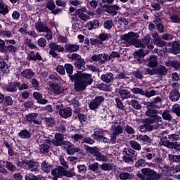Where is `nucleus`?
<instances>
[{
	"label": "nucleus",
	"instance_id": "nucleus-32",
	"mask_svg": "<svg viewBox=\"0 0 180 180\" xmlns=\"http://www.w3.org/2000/svg\"><path fill=\"white\" fill-rule=\"evenodd\" d=\"M5 42H6L7 44H10L7 47L8 51H9L10 52H16L17 48L16 46H14L16 42L14 39H7L6 41H5Z\"/></svg>",
	"mask_w": 180,
	"mask_h": 180
},
{
	"label": "nucleus",
	"instance_id": "nucleus-38",
	"mask_svg": "<svg viewBox=\"0 0 180 180\" xmlns=\"http://www.w3.org/2000/svg\"><path fill=\"white\" fill-rule=\"evenodd\" d=\"M8 13V6L7 4H4L2 1H0V14H2V15H6Z\"/></svg>",
	"mask_w": 180,
	"mask_h": 180
},
{
	"label": "nucleus",
	"instance_id": "nucleus-60",
	"mask_svg": "<svg viewBox=\"0 0 180 180\" xmlns=\"http://www.w3.org/2000/svg\"><path fill=\"white\" fill-rule=\"evenodd\" d=\"M153 128V125H150L149 124H145L144 125H142V127H141V131L145 132L146 129H148V131H152Z\"/></svg>",
	"mask_w": 180,
	"mask_h": 180
},
{
	"label": "nucleus",
	"instance_id": "nucleus-14",
	"mask_svg": "<svg viewBox=\"0 0 180 180\" xmlns=\"http://www.w3.org/2000/svg\"><path fill=\"white\" fill-rule=\"evenodd\" d=\"M166 51H167V52H172L180 58V42L169 44L168 46L166 47Z\"/></svg>",
	"mask_w": 180,
	"mask_h": 180
},
{
	"label": "nucleus",
	"instance_id": "nucleus-23",
	"mask_svg": "<svg viewBox=\"0 0 180 180\" xmlns=\"http://www.w3.org/2000/svg\"><path fill=\"white\" fill-rule=\"evenodd\" d=\"M18 86H20V83H9L6 86H4V90L10 93H15L17 91Z\"/></svg>",
	"mask_w": 180,
	"mask_h": 180
},
{
	"label": "nucleus",
	"instance_id": "nucleus-10",
	"mask_svg": "<svg viewBox=\"0 0 180 180\" xmlns=\"http://www.w3.org/2000/svg\"><path fill=\"white\" fill-rule=\"evenodd\" d=\"M39 149L41 153H49L50 150L51 141L48 138L40 139Z\"/></svg>",
	"mask_w": 180,
	"mask_h": 180
},
{
	"label": "nucleus",
	"instance_id": "nucleus-59",
	"mask_svg": "<svg viewBox=\"0 0 180 180\" xmlns=\"http://www.w3.org/2000/svg\"><path fill=\"white\" fill-rule=\"evenodd\" d=\"M56 71L60 75H65V66L63 65H58L56 68Z\"/></svg>",
	"mask_w": 180,
	"mask_h": 180
},
{
	"label": "nucleus",
	"instance_id": "nucleus-17",
	"mask_svg": "<svg viewBox=\"0 0 180 180\" xmlns=\"http://www.w3.org/2000/svg\"><path fill=\"white\" fill-rule=\"evenodd\" d=\"M41 169L43 170V172H45V173H49L51 172V174H53V170L55 169H53V165L51 163H49L47 160H43L41 165Z\"/></svg>",
	"mask_w": 180,
	"mask_h": 180
},
{
	"label": "nucleus",
	"instance_id": "nucleus-28",
	"mask_svg": "<svg viewBox=\"0 0 180 180\" xmlns=\"http://www.w3.org/2000/svg\"><path fill=\"white\" fill-rule=\"evenodd\" d=\"M65 49L67 51V52L72 53V52H77L79 50V45L67 44L65 45Z\"/></svg>",
	"mask_w": 180,
	"mask_h": 180
},
{
	"label": "nucleus",
	"instance_id": "nucleus-52",
	"mask_svg": "<svg viewBox=\"0 0 180 180\" xmlns=\"http://www.w3.org/2000/svg\"><path fill=\"white\" fill-rule=\"evenodd\" d=\"M4 100L5 105L8 106V105H12L13 104V100L11 96H6V97L4 96Z\"/></svg>",
	"mask_w": 180,
	"mask_h": 180
},
{
	"label": "nucleus",
	"instance_id": "nucleus-3",
	"mask_svg": "<svg viewBox=\"0 0 180 180\" xmlns=\"http://www.w3.org/2000/svg\"><path fill=\"white\" fill-rule=\"evenodd\" d=\"M113 58H120V53H118V52H112L110 56H108V55H105V53L93 55L91 59L94 62L104 63L106 60H109V59H112Z\"/></svg>",
	"mask_w": 180,
	"mask_h": 180
},
{
	"label": "nucleus",
	"instance_id": "nucleus-55",
	"mask_svg": "<svg viewBox=\"0 0 180 180\" xmlns=\"http://www.w3.org/2000/svg\"><path fill=\"white\" fill-rule=\"evenodd\" d=\"M170 20L172 22L175 23H180V15H178V14H172L170 16Z\"/></svg>",
	"mask_w": 180,
	"mask_h": 180
},
{
	"label": "nucleus",
	"instance_id": "nucleus-35",
	"mask_svg": "<svg viewBox=\"0 0 180 180\" xmlns=\"http://www.w3.org/2000/svg\"><path fill=\"white\" fill-rule=\"evenodd\" d=\"M169 98L172 100V101H177L180 98V93L179 90H172V91H170L169 93Z\"/></svg>",
	"mask_w": 180,
	"mask_h": 180
},
{
	"label": "nucleus",
	"instance_id": "nucleus-22",
	"mask_svg": "<svg viewBox=\"0 0 180 180\" xmlns=\"http://www.w3.org/2000/svg\"><path fill=\"white\" fill-rule=\"evenodd\" d=\"M28 60H42V56L40 55L39 52H35L31 51L27 56Z\"/></svg>",
	"mask_w": 180,
	"mask_h": 180
},
{
	"label": "nucleus",
	"instance_id": "nucleus-5",
	"mask_svg": "<svg viewBox=\"0 0 180 180\" xmlns=\"http://www.w3.org/2000/svg\"><path fill=\"white\" fill-rule=\"evenodd\" d=\"M49 48V53L53 58H58V53H57L56 51H58V52H65V51L64 46L58 45V44H56V42H50Z\"/></svg>",
	"mask_w": 180,
	"mask_h": 180
},
{
	"label": "nucleus",
	"instance_id": "nucleus-43",
	"mask_svg": "<svg viewBox=\"0 0 180 180\" xmlns=\"http://www.w3.org/2000/svg\"><path fill=\"white\" fill-rule=\"evenodd\" d=\"M0 72L3 73H8L9 72L8 64L4 60H0Z\"/></svg>",
	"mask_w": 180,
	"mask_h": 180
},
{
	"label": "nucleus",
	"instance_id": "nucleus-4",
	"mask_svg": "<svg viewBox=\"0 0 180 180\" xmlns=\"http://www.w3.org/2000/svg\"><path fill=\"white\" fill-rule=\"evenodd\" d=\"M52 174L54 177H61L62 176H66L67 177H72L75 176V172L72 170H66L63 166H58L54 170H52Z\"/></svg>",
	"mask_w": 180,
	"mask_h": 180
},
{
	"label": "nucleus",
	"instance_id": "nucleus-13",
	"mask_svg": "<svg viewBox=\"0 0 180 180\" xmlns=\"http://www.w3.org/2000/svg\"><path fill=\"white\" fill-rule=\"evenodd\" d=\"M103 101H105L104 97L103 96H98L95 97V98L92 100V101H91V103H89V108L91 110H96L97 108H98L99 105H101V104L103 103Z\"/></svg>",
	"mask_w": 180,
	"mask_h": 180
},
{
	"label": "nucleus",
	"instance_id": "nucleus-42",
	"mask_svg": "<svg viewBox=\"0 0 180 180\" xmlns=\"http://www.w3.org/2000/svg\"><path fill=\"white\" fill-rule=\"evenodd\" d=\"M5 167L11 172H15L17 167L13 165L12 162H8V160H4Z\"/></svg>",
	"mask_w": 180,
	"mask_h": 180
},
{
	"label": "nucleus",
	"instance_id": "nucleus-20",
	"mask_svg": "<svg viewBox=\"0 0 180 180\" xmlns=\"http://www.w3.org/2000/svg\"><path fill=\"white\" fill-rule=\"evenodd\" d=\"M100 22L98 20H93V21H89L86 22L85 27L89 30V31H91L92 30H96V28L99 27Z\"/></svg>",
	"mask_w": 180,
	"mask_h": 180
},
{
	"label": "nucleus",
	"instance_id": "nucleus-18",
	"mask_svg": "<svg viewBox=\"0 0 180 180\" xmlns=\"http://www.w3.org/2000/svg\"><path fill=\"white\" fill-rule=\"evenodd\" d=\"M162 142L163 145H165V146H167V148H172L176 150H180V143H177V142H170L169 141H167V139H163Z\"/></svg>",
	"mask_w": 180,
	"mask_h": 180
},
{
	"label": "nucleus",
	"instance_id": "nucleus-8",
	"mask_svg": "<svg viewBox=\"0 0 180 180\" xmlns=\"http://www.w3.org/2000/svg\"><path fill=\"white\" fill-rule=\"evenodd\" d=\"M139 34L135 32H129V34H126L125 35L122 36V39L124 41H127V42H130V44H132L138 48V46L136 45L137 42L139 41Z\"/></svg>",
	"mask_w": 180,
	"mask_h": 180
},
{
	"label": "nucleus",
	"instance_id": "nucleus-15",
	"mask_svg": "<svg viewBox=\"0 0 180 180\" xmlns=\"http://www.w3.org/2000/svg\"><path fill=\"white\" fill-rule=\"evenodd\" d=\"M178 172H180V165H177L175 167L172 166H165V170H163V173L166 176H172L174 173H178Z\"/></svg>",
	"mask_w": 180,
	"mask_h": 180
},
{
	"label": "nucleus",
	"instance_id": "nucleus-9",
	"mask_svg": "<svg viewBox=\"0 0 180 180\" xmlns=\"http://www.w3.org/2000/svg\"><path fill=\"white\" fill-rule=\"evenodd\" d=\"M130 91L134 93V94H141V96H145L146 97L150 98L153 96H155L156 91L155 90H150L144 91L142 90V89H140L139 87H134L133 89H130Z\"/></svg>",
	"mask_w": 180,
	"mask_h": 180
},
{
	"label": "nucleus",
	"instance_id": "nucleus-27",
	"mask_svg": "<svg viewBox=\"0 0 180 180\" xmlns=\"http://www.w3.org/2000/svg\"><path fill=\"white\" fill-rule=\"evenodd\" d=\"M38 115L39 114H37V112H31L28 114V115H26V120L30 122H34V124H40V121L36 120Z\"/></svg>",
	"mask_w": 180,
	"mask_h": 180
},
{
	"label": "nucleus",
	"instance_id": "nucleus-25",
	"mask_svg": "<svg viewBox=\"0 0 180 180\" xmlns=\"http://www.w3.org/2000/svg\"><path fill=\"white\" fill-rule=\"evenodd\" d=\"M33 97L40 104H47L48 103V100H46V98H43L42 94L41 93H39L38 91H34L33 93Z\"/></svg>",
	"mask_w": 180,
	"mask_h": 180
},
{
	"label": "nucleus",
	"instance_id": "nucleus-58",
	"mask_svg": "<svg viewBox=\"0 0 180 180\" xmlns=\"http://www.w3.org/2000/svg\"><path fill=\"white\" fill-rule=\"evenodd\" d=\"M0 35H1V37H6L7 38H10L11 37H12L13 34L11 31H8L7 30H1L0 31Z\"/></svg>",
	"mask_w": 180,
	"mask_h": 180
},
{
	"label": "nucleus",
	"instance_id": "nucleus-50",
	"mask_svg": "<svg viewBox=\"0 0 180 180\" xmlns=\"http://www.w3.org/2000/svg\"><path fill=\"white\" fill-rule=\"evenodd\" d=\"M65 68L66 69L67 73L71 77V75H72L74 72V66H72L71 63H65Z\"/></svg>",
	"mask_w": 180,
	"mask_h": 180
},
{
	"label": "nucleus",
	"instance_id": "nucleus-29",
	"mask_svg": "<svg viewBox=\"0 0 180 180\" xmlns=\"http://www.w3.org/2000/svg\"><path fill=\"white\" fill-rule=\"evenodd\" d=\"M21 76L25 79H32L34 76V72L32 69H25V70L21 72Z\"/></svg>",
	"mask_w": 180,
	"mask_h": 180
},
{
	"label": "nucleus",
	"instance_id": "nucleus-33",
	"mask_svg": "<svg viewBox=\"0 0 180 180\" xmlns=\"http://www.w3.org/2000/svg\"><path fill=\"white\" fill-rule=\"evenodd\" d=\"M118 91H119L120 97H121V98H122V100L129 98L131 96V91H129V90H127V89H120V90Z\"/></svg>",
	"mask_w": 180,
	"mask_h": 180
},
{
	"label": "nucleus",
	"instance_id": "nucleus-37",
	"mask_svg": "<svg viewBox=\"0 0 180 180\" xmlns=\"http://www.w3.org/2000/svg\"><path fill=\"white\" fill-rule=\"evenodd\" d=\"M78 60L77 62H75V66L77 68V69H81L84 70L85 69L84 65H85V60L84 59H82L81 55L78 54Z\"/></svg>",
	"mask_w": 180,
	"mask_h": 180
},
{
	"label": "nucleus",
	"instance_id": "nucleus-24",
	"mask_svg": "<svg viewBox=\"0 0 180 180\" xmlns=\"http://www.w3.org/2000/svg\"><path fill=\"white\" fill-rule=\"evenodd\" d=\"M150 44V37H145L142 39H138L136 42V46L138 48H146Z\"/></svg>",
	"mask_w": 180,
	"mask_h": 180
},
{
	"label": "nucleus",
	"instance_id": "nucleus-11",
	"mask_svg": "<svg viewBox=\"0 0 180 180\" xmlns=\"http://www.w3.org/2000/svg\"><path fill=\"white\" fill-rule=\"evenodd\" d=\"M146 72L149 75H165L167 72V69L165 66L159 65L155 69H146Z\"/></svg>",
	"mask_w": 180,
	"mask_h": 180
},
{
	"label": "nucleus",
	"instance_id": "nucleus-53",
	"mask_svg": "<svg viewBox=\"0 0 180 180\" xmlns=\"http://www.w3.org/2000/svg\"><path fill=\"white\" fill-rule=\"evenodd\" d=\"M25 44L27 45L30 49H35L37 48V45L33 44L31 39H25Z\"/></svg>",
	"mask_w": 180,
	"mask_h": 180
},
{
	"label": "nucleus",
	"instance_id": "nucleus-30",
	"mask_svg": "<svg viewBox=\"0 0 180 180\" xmlns=\"http://www.w3.org/2000/svg\"><path fill=\"white\" fill-rule=\"evenodd\" d=\"M87 10L85 7H82V8H79V18L80 20H82V21H84L85 22L90 20L89 15H87V14H84V13H86Z\"/></svg>",
	"mask_w": 180,
	"mask_h": 180
},
{
	"label": "nucleus",
	"instance_id": "nucleus-21",
	"mask_svg": "<svg viewBox=\"0 0 180 180\" xmlns=\"http://www.w3.org/2000/svg\"><path fill=\"white\" fill-rule=\"evenodd\" d=\"M25 163L26 168L33 172L37 170L39 167L38 162H34V160H29L28 162H25Z\"/></svg>",
	"mask_w": 180,
	"mask_h": 180
},
{
	"label": "nucleus",
	"instance_id": "nucleus-34",
	"mask_svg": "<svg viewBox=\"0 0 180 180\" xmlns=\"http://www.w3.org/2000/svg\"><path fill=\"white\" fill-rule=\"evenodd\" d=\"M18 136H20V138L22 139H28L31 138L32 134L28 129H22L20 132H18Z\"/></svg>",
	"mask_w": 180,
	"mask_h": 180
},
{
	"label": "nucleus",
	"instance_id": "nucleus-56",
	"mask_svg": "<svg viewBox=\"0 0 180 180\" xmlns=\"http://www.w3.org/2000/svg\"><path fill=\"white\" fill-rule=\"evenodd\" d=\"M131 104L136 110H140L142 107L138 100H131Z\"/></svg>",
	"mask_w": 180,
	"mask_h": 180
},
{
	"label": "nucleus",
	"instance_id": "nucleus-61",
	"mask_svg": "<svg viewBox=\"0 0 180 180\" xmlns=\"http://www.w3.org/2000/svg\"><path fill=\"white\" fill-rule=\"evenodd\" d=\"M38 45L41 48H44V46L47 45V41L46 38H39V39H38Z\"/></svg>",
	"mask_w": 180,
	"mask_h": 180
},
{
	"label": "nucleus",
	"instance_id": "nucleus-64",
	"mask_svg": "<svg viewBox=\"0 0 180 180\" xmlns=\"http://www.w3.org/2000/svg\"><path fill=\"white\" fill-rule=\"evenodd\" d=\"M169 158L172 162H180V155H169Z\"/></svg>",
	"mask_w": 180,
	"mask_h": 180
},
{
	"label": "nucleus",
	"instance_id": "nucleus-40",
	"mask_svg": "<svg viewBox=\"0 0 180 180\" xmlns=\"http://www.w3.org/2000/svg\"><path fill=\"white\" fill-rule=\"evenodd\" d=\"M63 134H56L55 135V141H53L54 145L60 146L62 145L63 141Z\"/></svg>",
	"mask_w": 180,
	"mask_h": 180
},
{
	"label": "nucleus",
	"instance_id": "nucleus-41",
	"mask_svg": "<svg viewBox=\"0 0 180 180\" xmlns=\"http://www.w3.org/2000/svg\"><path fill=\"white\" fill-rule=\"evenodd\" d=\"M119 177L121 179V180H128L132 179L133 174H130V173H128L125 170V172H122L120 173Z\"/></svg>",
	"mask_w": 180,
	"mask_h": 180
},
{
	"label": "nucleus",
	"instance_id": "nucleus-36",
	"mask_svg": "<svg viewBox=\"0 0 180 180\" xmlns=\"http://www.w3.org/2000/svg\"><path fill=\"white\" fill-rule=\"evenodd\" d=\"M113 73H105V75H101V80L105 82V83H111L112 80H113Z\"/></svg>",
	"mask_w": 180,
	"mask_h": 180
},
{
	"label": "nucleus",
	"instance_id": "nucleus-39",
	"mask_svg": "<svg viewBox=\"0 0 180 180\" xmlns=\"http://www.w3.org/2000/svg\"><path fill=\"white\" fill-rule=\"evenodd\" d=\"M35 28L37 32H46V24H44L41 21H39L35 24Z\"/></svg>",
	"mask_w": 180,
	"mask_h": 180
},
{
	"label": "nucleus",
	"instance_id": "nucleus-12",
	"mask_svg": "<svg viewBox=\"0 0 180 180\" xmlns=\"http://www.w3.org/2000/svg\"><path fill=\"white\" fill-rule=\"evenodd\" d=\"M63 148L67 151V153L68 155H74L75 152H79L80 149L79 148H76L71 143V142H69L68 141H66L63 142Z\"/></svg>",
	"mask_w": 180,
	"mask_h": 180
},
{
	"label": "nucleus",
	"instance_id": "nucleus-6",
	"mask_svg": "<svg viewBox=\"0 0 180 180\" xmlns=\"http://www.w3.org/2000/svg\"><path fill=\"white\" fill-rule=\"evenodd\" d=\"M158 112L157 110H154L153 108L148 110L146 112V115H148V117H150V118H152V122H158V124L155 128H158V127L162 124V117L157 115Z\"/></svg>",
	"mask_w": 180,
	"mask_h": 180
},
{
	"label": "nucleus",
	"instance_id": "nucleus-54",
	"mask_svg": "<svg viewBox=\"0 0 180 180\" xmlns=\"http://www.w3.org/2000/svg\"><path fill=\"white\" fill-rule=\"evenodd\" d=\"M45 32H46V39H53V32L49 30V27L45 25Z\"/></svg>",
	"mask_w": 180,
	"mask_h": 180
},
{
	"label": "nucleus",
	"instance_id": "nucleus-26",
	"mask_svg": "<svg viewBox=\"0 0 180 180\" xmlns=\"http://www.w3.org/2000/svg\"><path fill=\"white\" fill-rule=\"evenodd\" d=\"M59 112L60 115L63 118H68V117H71V115H72V110L68 107H66V108H63V107H62V110H60Z\"/></svg>",
	"mask_w": 180,
	"mask_h": 180
},
{
	"label": "nucleus",
	"instance_id": "nucleus-44",
	"mask_svg": "<svg viewBox=\"0 0 180 180\" xmlns=\"http://www.w3.org/2000/svg\"><path fill=\"white\" fill-rule=\"evenodd\" d=\"M136 139L138 141H143V142H146L148 143H151V138H150V136H148V135H137L136 136Z\"/></svg>",
	"mask_w": 180,
	"mask_h": 180
},
{
	"label": "nucleus",
	"instance_id": "nucleus-46",
	"mask_svg": "<svg viewBox=\"0 0 180 180\" xmlns=\"http://www.w3.org/2000/svg\"><path fill=\"white\" fill-rule=\"evenodd\" d=\"M50 88L51 89L52 91L56 94H60V93H61V89L60 86H58V84L51 83Z\"/></svg>",
	"mask_w": 180,
	"mask_h": 180
},
{
	"label": "nucleus",
	"instance_id": "nucleus-57",
	"mask_svg": "<svg viewBox=\"0 0 180 180\" xmlns=\"http://www.w3.org/2000/svg\"><path fill=\"white\" fill-rule=\"evenodd\" d=\"M162 100L161 97L158 96L153 98V101L151 103H149L148 104V106L149 107H153L154 104H157L158 103H162Z\"/></svg>",
	"mask_w": 180,
	"mask_h": 180
},
{
	"label": "nucleus",
	"instance_id": "nucleus-51",
	"mask_svg": "<svg viewBox=\"0 0 180 180\" xmlns=\"http://www.w3.org/2000/svg\"><path fill=\"white\" fill-rule=\"evenodd\" d=\"M84 138V135L83 134H75L72 136V139L74 142H78L81 139H83Z\"/></svg>",
	"mask_w": 180,
	"mask_h": 180
},
{
	"label": "nucleus",
	"instance_id": "nucleus-45",
	"mask_svg": "<svg viewBox=\"0 0 180 180\" xmlns=\"http://www.w3.org/2000/svg\"><path fill=\"white\" fill-rule=\"evenodd\" d=\"M119 8L118 6H110V7H108L107 11L112 15H117Z\"/></svg>",
	"mask_w": 180,
	"mask_h": 180
},
{
	"label": "nucleus",
	"instance_id": "nucleus-19",
	"mask_svg": "<svg viewBox=\"0 0 180 180\" xmlns=\"http://www.w3.org/2000/svg\"><path fill=\"white\" fill-rule=\"evenodd\" d=\"M146 63H148L150 68H155L158 65V57L155 55H151L148 59H146Z\"/></svg>",
	"mask_w": 180,
	"mask_h": 180
},
{
	"label": "nucleus",
	"instance_id": "nucleus-16",
	"mask_svg": "<svg viewBox=\"0 0 180 180\" xmlns=\"http://www.w3.org/2000/svg\"><path fill=\"white\" fill-rule=\"evenodd\" d=\"M93 136L96 141H101L103 142H108L109 139L105 136L104 131L98 130L94 131Z\"/></svg>",
	"mask_w": 180,
	"mask_h": 180
},
{
	"label": "nucleus",
	"instance_id": "nucleus-62",
	"mask_svg": "<svg viewBox=\"0 0 180 180\" xmlns=\"http://www.w3.org/2000/svg\"><path fill=\"white\" fill-rule=\"evenodd\" d=\"M112 27H113V22L112 20H106L104 22V27L107 30H111Z\"/></svg>",
	"mask_w": 180,
	"mask_h": 180
},
{
	"label": "nucleus",
	"instance_id": "nucleus-47",
	"mask_svg": "<svg viewBox=\"0 0 180 180\" xmlns=\"http://www.w3.org/2000/svg\"><path fill=\"white\" fill-rule=\"evenodd\" d=\"M166 66H172V68H174V69L180 70V62H178V60L166 62Z\"/></svg>",
	"mask_w": 180,
	"mask_h": 180
},
{
	"label": "nucleus",
	"instance_id": "nucleus-48",
	"mask_svg": "<svg viewBox=\"0 0 180 180\" xmlns=\"http://www.w3.org/2000/svg\"><path fill=\"white\" fill-rule=\"evenodd\" d=\"M129 143L132 149H135L136 150H141V145L136 141H130Z\"/></svg>",
	"mask_w": 180,
	"mask_h": 180
},
{
	"label": "nucleus",
	"instance_id": "nucleus-2",
	"mask_svg": "<svg viewBox=\"0 0 180 180\" xmlns=\"http://www.w3.org/2000/svg\"><path fill=\"white\" fill-rule=\"evenodd\" d=\"M141 172L137 174L141 180H158L160 179V174L149 167H144L141 169Z\"/></svg>",
	"mask_w": 180,
	"mask_h": 180
},
{
	"label": "nucleus",
	"instance_id": "nucleus-63",
	"mask_svg": "<svg viewBox=\"0 0 180 180\" xmlns=\"http://www.w3.org/2000/svg\"><path fill=\"white\" fill-rule=\"evenodd\" d=\"M162 117L165 120H167L168 121H171L172 120V115L169 110L163 111Z\"/></svg>",
	"mask_w": 180,
	"mask_h": 180
},
{
	"label": "nucleus",
	"instance_id": "nucleus-1",
	"mask_svg": "<svg viewBox=\"0 0 180 180\" xmlns=\"http://www.w3.org/2000/svg\"><path fill=\"white\" fill-rule=\"evenodd\" d=\"M93 79L91 75L89 73H82L75 83V89L77 91L85 90L89 84H91Z\"/></svg>",
	"mask_w": 180,
	"mask_h": 180
},
{
	"label": "nucleus",
	"instance_id": "nucleus-49",
	"mask_svg": "<svg viewBox=\"0 0 180 180\" xmlns=\"http://www.w3.org/2000/svg\"><path fill=\"white\" fill-rule=\"evenodd\" d=\"M148 53V51H143V49H139V51L135 52V58H143L144 56H146Z\"/></svg>",
	"mask_w": 180,
	"mask_h": 180
},
{
	"label": "nucleus",
	"instance_id": "nucleus-7",
	"mask_svg": "<svg viewBox=\"0 0 180 180\" xmlns=\"http://www.w3.org/2000/svg\"><path fill=\"white\" fill-rule=\"evenodd\" d=\"M86 150H88L92 155H94L97 160H103V162H107V160H108L107 156H105V155H102V153H101L98 148H91V146H87Z\"/></svg>",
	"mask_w": 180,
	"mask_h": 180
},
{
	"label": "nucleus",
	"instance_id": "nucleus-31",
	"mask_svg": "<svg viewBox=\"0 0 180 180\" xmlns=\"http://www.w3.org/2000/svg\"><path fill=\"white\" fill-rule=\"evenodd\" d=\"M124 131V127L122 125H113L112 126V135L116 137L120 134H122Z\"/></svg>",
	"mask_w": 180,
	"mask_h": 180
}]
</instances>
